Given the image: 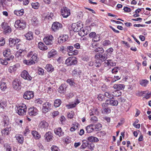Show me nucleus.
Segmentation results:
<instances>
[{
	"instance_id": "nucleus-1",
	"label": "nucleus",
	"mask_w": 151,
	"mask_h": 151,
	"mask_svg": "<svg viewBox=\"0 0 151 151\" xmlns=\"http://www.w3.org/2000/svg\"><path fill=\"white\" fill-rule=\"evenodd\" d=\"M95 52H98L95 55V58L98 59L101 62L105 61L107 58V54L105 52L104 53V50L101 47H98L96 48L94 50Z\"/></svg>"
},
{
	"instance_id": "nucleus-2",
	"label": "nucleus",
	"mask_w": 151,
	"mask_h": 151,
	"mask_svg": "<svg viewBox=\"0 0 151 151\" xmlns=\"http://www.w3.org/2000/svg\"><path fill=\"white\" fill-rule=\"evenodd\" d=\"M16 112L19 115L25 114L27 111V106L25 104H22L20 106L15 108Z\"/></svg>"
},
{
	"instance_id": "nucleus-3",
	"label": "nucleus",
	"mask_w": 151,
	"mask_h": 151,
	"mask_svg": "<svg viewBox=\"0 0 151 151\" xmlns=\"http://www.w3.org/2000/svg\"><path fill=\"white\" fill-rule=\"evenodd\" d=\"M72 29L75 32L80 31L81 28H83L82 24L80 22L72 24L71 26Z\"/></svg>"
},
{
	"instance_id": "nucleus-4",
	"label": "nucleus",
	"mask_w": 151,
	"mask_h": 151,
	"mask_svg": "<svg viewBox=\"0 0 151 151\" xmlns=\"http://www.w3.org/2000/svg\"><path fill=\"white\" fill-rule=\"evenodd\" d=\"M14 25L16 28H19L20 30L23 29L25 27L26 23L22 20H18L15 22Z\"/></svg>"
},
{
	"instance_id": "nucleus-5",
	"label": "nucleus",
	"mask_w": 151,
	"mask_h": 151,
	"mask_svg": "<svg viewBox=\"0 0 151 151\" xmlns=\"http://www.w3.org/2000/svg\"><path fill=\"white\" fill-rule=\"evenodd\" d=\"M53 37L52 35H47L45 36L43 39L44 42L47 45H51L53 44Z\"/></svg>"
},
{
	"instance_id": "nucleus-6",
	"label": "nucleus",
	"mask_w": 151,
	"mask_h": 151,
	"mask_svg": "<svg viewBox=\"0 0 151 151\" xmlns=\"http://www.w3.org/2000/svg\"><path fill=\"white\" fill-rule=\"evenodd\" d=\"M1 27L5 34L9 33L11 32L12 29L8 24L5 22H3L1 24Z\"/></svg>"
},
{
	"instance_id": "nucleus-7",
	"label": "nucleus",
	"mask_w": 151,
	"mask_h": 151,
	"mask_svg": "<svg viewBox=\"0 0 151 151\" xmlns=\"http://www.w3.org/2000/svg\"><path fill=\"white\" fill-rule=\"evenodd\" d=\"M76 63L77 60L76 58L72 57L68 58L65 62V64L68 66L75 65Z\"/></svg>"
},
{
	"instance_id": "nucleus-8",
	"label": "nucleus",
	"mask_w": 151,
	"mask_h": 151,
	"mask_svg": "<svg viewBox=\"0 0 151 151\" xmlns=\"http://www.w3.org/2000/svg\"><path fill=\"white\" fill-rule=\"evenodd\" d=\"M13 88L16 90H19L21 88V82L19 79H16L12 82Z\"/></svg>"
},
{
	"instance_id": "nucleus-9",
	"label": "nucleus",
	"mask_w": 151,
	"mask_h": 151,
	"mask_svg": "<svg viewBox=\"0 0 151 151\" xmlns=\"http://www.w3.org/2000/svg\"><path fill=\"white\" fill-rule=\"evenodd\" d=\"M48 123L46 121L43 120L41 121L38 127L41 129L45 131V129H48Z\"/></svg>"
},
{
	"instance_id": "nucleus-10",
	"label": "nucleus",
	"mask_w": 151,
	"mask_h": 151,
	"mask_svg": "<svg viewBox=\"0 0 151 151\" xmlns=\"http://www.w3.org/2000/svg\"><path fill=\"white\" fill-rule=\"evenodd\" d=\"M38 110L36 108L34 107L29 108L28 111V114L30 116H34L38 114Z\"/></svg>"
},
{
	"instance_id": "nucleus-11",
	"label": "nucleus",
	"mask_w": 151,
	"mask_h": 151,
	"mask_svg": "<svg viewBox=\"0 0 151 151\" xmlns=\"http://www.w3.org/2000/svg\"><path fill=\"white\" fill-rule=\"evenodd\" d=\"M62 27V25L61 23L58 22H55L52 24V29L54 32H55L61 29Z\"/></svg>"
},
{
	"instance_id": "nucleus-12",
	"label": "nucleus",
	"mask_w": 151,
	"mask_h": 151,
	"mask_svg": "<svg viewBox=\"0 0 151 151\" xmlns=\"http://www.w3.org/2000/svg\"><path fill=\"white\" fill-rule=\"evenodd\" d=\"M20 41L19 39L17 38L15 39L10 38L9 39V45L10 47H12L16 44L19 43Z\"/></svg>"
},
{
	"instance_id": "nucleus-13",
	"label": "nucleus",
	"mask_w": 151,
	"mask_h": 151,
	"mask_svg": "<svg viewBox=\"0 0 151 151\" xmlns=\"http://www.w3.org/2000/svg\"><path fill=\"white\" fill-rule=\"evenodd\" d=\"M70 14V10L67 7L64 8L61 11V14L64 18H67Z\"/></svg>"
},
{
	"instance_id": "nucleus-14",
	"label": "nucleus",
	"mask_w": 151,
	"mask_h": 151,
	"mask_svg": "<svg viewBox=\"0 0 151 151\" xmlns=\"http://www.w3.org/2000/svg\"><path fill=\"white\" fill-rule=\"evenodd\" d=\"M21 76L23 78L28 81H31L32 79V77L29 76L28 72L26 70H24L22 72Z\"/></svg>"
},
{
	"instance_id": "nucleus-15",
	"label": "nucleus",
	"mask_w": 151,
	"mask_h": 151,
	"mask_svg": "<svg viewBox=\"0 0 151 151\" xmlns=\"http://www.w3.org/2000/svg\"><path fill=\"white\" fill-rule=\"evenodd\" d=\"M91 28L90 27H86V28L85 29H83L82 30H81L80 31L78 32V34L81 36H83L85 35H87L88 33H89V30H91Z\"/></svg>"
},
{
	"instance_id": "nucleus-16",
	"label": "nucleus",
	"mask_w": 151,
	"mask_h": 151,
	"mask_svg": "<svg viewBox=\"0 0 151 151\" xmlns=\"http://www.w3.org/2000/svg\"><path fill=\"white\" fill-rule=\"evenodd\" d=\"M51 104L49 102H46L43 104L42 107L43 112L46 113L51 109Z\"/></svg>"
},
{
	"instance_id": "nucleus-17",
	"label": "nucleus",
	"mask_w": 151,
	"mask_h": 151,
	"mask_svg": "<svg viewBox=\"0 0 151 151\" xmlns=\"http://www.w3.org/2000/svg\"><path fill=\"white\" fill-rule=\"evenodd\" d=\"M34 94L32 91H27L23 95V97L26 99L29 100L34 97Z\"/></svg>"
},
{
	"instance_id": "nucleus-18",
	"label": "nucleus",
	"mask_w": 151,
	"mask_h": 151,
	"mask_svg": "<svg viewBox=\"0 0 151 151\" xmlns=\"http://www.w3.org/2000/svg\"><path fill=\"white\" fill-rule=\"evenodd\" d=\"M14 58V56L13 55H11L9 58L5 59V60L0 58V63L3 65H6L8 64L7 61H11Z\"/></svg>"
},
{
	"instance_id": "nucleus-19",
	"label": "nucleus",
	"mask_w": 151,
	"mask_h": 151,
	"mask_svg": "<svg viewBox=\"0 0 151 151\" xmlns=\"http://www.w3.org/2000/svg\"><path fill=\"white\" fill-rule=\"evenodd\" d=\"M99 111L98 109L96 108L93 107L89 111V114L90 116L95 115H98L99 114Z\"/></svg>"
},
{
	"instance_id": "nucleus-20",
	"label": "nucleus",
	"mask_w": 151,
	"mask_h": 151,
	"mask_svg": "<svg viewBox=\"0 0 151 151\" xmlns=\"http://www.w3.org/2000/svg\"><path fill=\"white\" fill-rule=\"evenodd\" d=\"M106 104L108 105L115 106L118 105V102L117 100L107 99L106 101Z\"/></svg>"
},
{
	"instance_id": "nucleus-21",
	"label": "nucleus",
	"mask_w": 151,
	"mask_h": 151,
	"mask_svg": "<svg viewBox=\"0 0 151 151\" xmlns=\"http://www.w3.org/2000/svg\"><path fill=\"white\" fill-rule=\"evenodd\" d=\"M68 37L67 35H63L59 37L58 38V42L62 43L65 42L68 40Z\"/></svg>"
},
{
	"instance_id": "nucleus-22",
	"label": "nucleus",
	"mask_w": 151,
	"mask_h": 151,
	"mask_svg": "<svg viewBox=\"0 0 151 151\" xmlns=\"http://www.w3.org/2000/svg\"><path fill=\"white\" fill-rule=\"evenodd\" d=\"M116 63L112 60H108L104 62V65L105 66H114L116 65Z\"/></svg>"
},
{
	"instance_id": "nucleus-23",
	"label": "nucleus",
	"mask_w": 151,
	"mask_h": 151,
	"mask_svg": "<svg viewBox=\"0 0 151 151\" xmlns=\"http://www.w3.org/2000/svg\"><path fill=\"white\" fill-rule=\"evenodd\" d=\"M54 131L55 134L59 137L62 136L64 135V132L62 131L61 127L56 128Z\"/></svg>"
},
{
	"instance_id": "nucleus-24",
	"label": "nucleus",
	"mask_w": 151,
	"mask_h": 151,
	"mask_svg": "<svg viewBox=\"0 0 151 151\" xmlns=\"http://www.w3.org/2000/svg\"><path fill=\"white\" fill-rule=\"evenodd\" d=\"M38 47L40 50L43 51L47 50L48 49L47 47L42 42H39L38 44Z\"/></svg>"
},
{
	"instance_id": "nucleus-25",
	"label": "nucleus",
	"mask_w": 151,
	"mask_h": 151,
	"mask_svg": "<svg viewBox=\"0 0 151 151\" xmlns=\"http://www.w3.org/2000/svg\"><path fill=\"white\" fill-rule=\"evenodd\" d=\"M45 137L47 141L49 142L51 140L53 136L52 133L50 132H48L46 133Z\"/></svg>"
},
{
	"instance_id": "nucleus-26",
	"label": "nucleus",
	"mask_w": 151,
	"mask_h": 151,
	"mask_svg": "<svg viewBox=\"0 0 151 151\" xmlns=\"http://www.w3.org/2000/svg\"><path fill=\"white\" fill-rule=\"evenodd\" d=\"M15 137L17 140L18 142L20 144H22L24 141V137L23 136L20 134H16Z\"/></svg>"
},
{
	"instance_id": "nucleus-27",
	"label": "nucleus",
	"mask_w": 151,
	"mask_h": 151,
	"mask_svg": "<svg viewBox=\"0 0 151 151\" xmlns=\"http://www.w3.org/2000/svg\"><path fill=\"white\" fill-rule=\"evenodd\" d=\"M113 87L118 90H122L124 88L125 86L123 84H116L113 86Z\"/></svg>"
},
{
	"instance_id": "nucleus-28",
	"label": "nucleus",
	"mask_w": 151,
	"mask_h": 151,
	"mask_svg": "<svg viewBox=\"0 0 151 151\" xmlns=\"http://www.w3.org/2000/svg\"><path fill=\"white\" fill-rule=\"evenodd\" d=\"M66 85L65 84H62L60 87L59 89V92L60 93H64L66 91Z\"/></svg>"
},
{
	"instance_id": "nucleus-29",
	"label": "nucleus",
	"mask_w": 151,
	"mask_h": 151,
	"mask_svg": "<svg viewBox=\"0 0 151 151\" xmlns=\"http://www.w3.org/2000/svg\"><path fill=\"white\" fill-rule=\"evenodd\" d=\"M95 129L94 125L91 124L86 127V130L88 133H91Z\"/></svg>"
},
{
	"instance_id": "nucleus-30",
	"label": "nucleus",
	"mask_w": 151,
	"mask_h": 151,
	"mask_svg": "<svg viewBox=\"0 0 151 151\" xmlns=\"http://www.w3.org/2000/svg\"><path fill=\"white\" fill-rule=\"evenodd\" d=\"M26 39L28 40H31L33 39V33L31 32H29L25 35Z\"/></svg>"
},
{
	"instance_id": "nucleus-31",
	"label": "nucleus",
	"mask_w": 151,
	"mask_h": 151,
	"mask_svg": "<svg viewBox=\"0 0 151 151\" xmlns=\"http://www.w3.org/2000/svg\"><path fill=\"white\" fill-rule=\"evenodd\" d=\"M79 124L77 123H74L72 124V127L70 128V130L71 132H74L78 129L79 127Z\"/></svg>"
},
{
	"instance_id": "nucleus-32",
	"label": "nucleus",
	"mask_w": 151,
	"mask_h": 151,
	"mask_svg": "<svg viewBox=\"0 0 151 151\" xmlns=\"http://www.w3.org/2000/svg\"><path fill=\"white\" fill-rule=\"evenodd\" d=\"M57 53V51L55 50L52 49L50 52H48V57L50 58L54 57Z\"/></svg>"
},
{
	"instance_id": "nucleus-33",
	"label": "nucleus",
	"mask_w": 151,
	"mask_h": 151,
	"mask_svg": "<svg viewBox=\"0 0 151 151\" xmlns=\"http://www.w3.org/2000/svg\"><path fill=\"white\" fill-rule=\"evenodd\" d=\"M24 10L22 9L20 10H16L14 11V13L17 16H21L24 13Z\"/></svg>"
},
{
	"instance_id": "nucleus-34",
	"label": "nucleus",
	"mask_w": 151,
	"mask_h": 151,
	"mask_svg": "<svg viewBox=\"0 0 151 151\" xmlns=\"http://www.w3.org/2000/svg\"><path fill=\"white\" fill-rule=\"evenodd\" d=\"M87 140L91 142H97L99 141L97 138L92 136L88 137L87 138Z\"/></svg>"
},
{
	"instance_id": "nucleus-35",
	"label": "nucleus",
	"mask_w": 151,
	"mask_h": 151,
	"mask_svg": "<svg viewBox=\"0 0 151 151\" xmlns=\"http://www.w3.org/2000/svg\"><path fill=\"white\" fill-rule=\"evenodd\" d=\"M33 136L36 139H38L40 138V135L39 133L36 131H33L32 132Z\"/></svg>"
},
{
	"instance_id": "nucleus-36",
	"label": "nucleus",
	"mask_w": 151,
	"mask_h": 151,
	"mask_svg": "<svg viewBox=\"0 0 151 151\" xmlns=\"http://www.w3.org/2000/svg\"><path fill=\"white\" fill-rule=\"evenodd\" d=\"M104 96L109 99H111L113 98V95L112 92H106L104 93Z\"/></svg>"
},
{
	"instance_id": "nucleus-37",
	"label": "nucleus",
	"mask_w": 151,
	"mask_h": 151,
	"mask_svg": "<svg viewBox=\"0 0 151 151\" xmlns=\"http://www.w3.org/2000/svg\"><path fill=\"white\" fill-rule=\"evenodd\" d=\"M45 69L48 72H52L54 70V68L50 64H47L45 67Z\"/></svg>"
},
{
	"instance_id": "nucleus-38",
	"label": "nucleus",
	"mask_w": 151,
	"mask_h": 151,
	"mask_svg": "<svg viewBox=\"0 0 151 151\" xmlns=\"http://www.w3.org/2000/svg\"><path fill=\"white\" fill-rule=\"evenodd\" d=\"M4 56L5 57H8L10 56L11 55L10 50V49H7L5 50L3 52Z\"/></svg>"
},
{
	"instance_id": "nucleus-39",
	"label": "nucleus",
	"mask_w": 151,
	"mask_h": 151,
	"mask_svg": "<svg viewBox=\"0 0 151 151\" xmlns=\"http://www.w3.org/2000/svg\"><path fill=\"white\" fill-rule=\"evenodd\" d=\"M113 94V97H118L121 96L122 94V92L119 90H115L112 91Z\"/></svg>"
},
{
	"instance_id": "nucleus-40",
	"label": "nucleus",
	"mask_w": 151,
	"mask_h": 151,
	"mask_svg": "<svg viewBox=\"0 0 151 151\" xmlns=\"http://www.w3.org/2000/svg\"><path fill=\"white\" fill-rule=\"evenodd\" d=\"M149 81L146 79H143L140 82V84L142 86L146 87Z\"/></svg>"
},
{
	"instance_id": "nucleus-41",
	"label": "nucleus",
	"mask_w": 151,
	"mask_h": 151,
	"mask_svg": "<svg viewBox=\"0 0 151 151\" xmlns=\"http://www.w3.org/2000/svg\"><path fill=\"white\" fill-rule=\"evenodd\" d=\"M61 101L60 99H56L54 102V105L55 107H59L61 104Z\"/></svg>"
},
{
	"instance_id": "nucleus-42",
	"label": "nucleus",
	"mask_w": 151,
	"mask_h": 151,
	"mask_svg": "<svg viewBox=\"0 0 151 151\" xmlns=\"http://www.w3.org/2000/svg\"><path fill=\"white\" fill-rule=\"evenodd\" d=\"M23 63L27 65H30L35 63V62L32 61L31 60H23Z\"/></svg>"
},
{
	"instance_id": "nucleus-43",
	"label": "nucleus",
	"mask_w": 151,
	"mask_h": 151,
	"mask_svg": "<svg viewBox=\"0 0 151 151\" xmlns=\"http://www.w3.org/2000/svg\"><path fill=\"white\" fill-rule=\"evenodd\" d=\"M17 70L16 66V65L13 66H10L8 69L9 72L10 73L16 70Z\"/></svg>"
},
{
	"instance_id": "nucleus-44",
	"label": "nucleus",
	"mask_w": 151,
	"mask_h": 151,
	"mask_svg": "<svg viewBox=\"0 0 151 151\" xmlns=\"http://www.w3.org/2000/svg\"><path fill=\"white\" fill-rule=\"evenodd\" d=\"M0 86L1 90L3 91H4L7 88L6 83L4 82H1L0 84Z\"/></svg>"
},
{
	"instance_id": "nucleus-45",
	"label": "nucleus",
	"mask_w": 151,
	"mask_h": 151,
	"mask_svg": "<svg viewBox=\"0 0 151 151\" xmlns=\"http://www.w3.org/2000/svg\"><path fill=\"white\" fill-rule=\"evenodd\" d=\"M32 24L34 26H36L38 23V20L37 18L35 17H33L31 20Z\"/></svg>"
},
{
	"instance_id": "nucleus-46",
	"label": "nucleus",
	"mask_w": 151,
	"mask_h": 151,
	"mask_svg": "<svg viewBox=\"0 0 151 151\" xmlns=\"http://www.w3.org/2000/svg\"><path fill=\"white\" fill-rule=\"evenodd\" d=\"M100 40V35L98 34H96L95 36H94V37L92 39L93 41L94 42H97Z\"/></svg>"
},
{
	"instance_id": "nucleus-47",
	"label": "nucleus",
	"mask_w": 151,
	"mask_h": 151,
	"mask_svg": "<svg viewBox=\"0 0 151 151\" xmlns=\"http://www.w3.org/2000/svg\"><path fill=\"white\" fill-rule=\"evenodd\" d=\"M31 5L32 8L35 9H37L39 6V3L38 2L32 3Z\"/></svg>"
},
{
	"instance_id": "nucleus-48",
	"label": "nucleus",
	"mask_w": 151,
	"mask_h": 151,
	"mask_svg": "<svg viewBox=\"0 0 151 151\" xmlns=\"http://www.w3.org/2000/svg\"><path fill=\"white\" fill-rule=\"evenodd\" d=\"M101 111L103 114H107L111 112V110L109 108H106L102 109Z\"/></svg>"
},
{
	"instance_id": "nucleus-49",
	"label": "nucleus",
	"mask_w": 151,
	"mask_h": 151,
	"mask_svg": "<svg viewBox=\"0 0 151 151\" xmlns=\"http://www.w3.org/2000/svg\"><path fill=\"white\" fill-rule=\"evenodd\" d=\"M95 129L96 130H100L101 129L102 125L100 123H98L96 125H94Z\"/></svg>"
},
{
	"instance_id": "nucleus-50",
	"label": "nucleus",
	"mask_w": 151,
	"mask_h": 151,
	"mask_svg": "<svg viewBox=\"0 0 151 151\" xmlns=\"http://www.w3.org/2000/svg\"><path fill=\"white\" fill-rule=\"evenodd\" d=\"M6 106V101H2L0 103V108L4 109Z\"/></svg>"
},
{
	"instance_id": "nucleus-51",
	"label": "nucleus",
	"mask_w": 151,
	"mask_h": 151,
	"mask_svg": "<svg viewBox=\"0 0 151 151\" xmlns=\"http://www.w3.org/2000/svg\"><path fill=\"white\" fill-rule=\"evenodd\" d=\"M83 144L81 147V149L85 148L88 145V143L87 141H83Z\"/></svg>"
},
{
	"instance_id": "nucleus-52",
	"label": "nucleus",
	"mask_w": 151,
	"mask_h": 151,
	"mask_svg": "<svg viewBox=\"0 0 151 151\" xmlns=\"http://www.w3.org/2000/svg\"><path fill=\"white\" fill-rule=\"evenodd\" d=\"M100 60L98 59H96V62L95 63V65L98 67H99L101 66V61H99Z\"/></svg>"
},
{
	"instance_id": "nucleus-53",
	"label": "nucleus",
	"mask_w": 151,
	"mask_h": 151,
	"mask_svg": "<svg viewBox=\"0 0 151 151\" xmlns=\"http://www.w3.org/2000/svg\"><path fill=\"white\" fill-rule=\"evenodd\" d=\"M31 60L32 61H33L35 62V61L37 60V54L36 53L33 54L31 57Z\"/></svg>"
},
{
	"instance_id": "nucleus-54",
	"label": "nucleus",
	"mask_w": 151,
	"mask_h": 151,
	"mask_svg": "<svg viewBox=\"0 0 151 151\" xmlns=\"http://www.w3.org/2000/svg\"><path fill=\"white\" fill-rule=\"evenodd\" d=\"M114 50L113 49L112 47H110L105 52L106 54H107V55L111 54Z\"/></svg>"
},
{
	"instance_id": "nucleus-55",
	"label": "nucleus",
	"mask_w": 151,
	"mask_h": 151,
	"mask_svg": "<svg viewBox=\"0 0 151 151\" xmlns=\"http://www.w3.org/2000/svg\"><path fill=\"white\" fill-rule=\"evenodd\" d=\"M1 133L3 134L7 135L9 133V129L5 128L4 129L2 130Z\"/></svg>"
},
{
	"instance_id": "nucleus-56",
	"label": "nucleus",
	"mask_w": 151,
	"mask_h": 151,
	"mask_svg": "<svg viewBox=\"0 0 151 151\" xmlns=\"http://www.w3.org/2000/svg\"><path fill=\"white\" fill-rule=\"evenodd\" d=\"M90 121L92 123H96L98 121V118L96 116H93L91 118Z\"/></svg>"
},
{
	"instance_id": "nucleus-57",
	"label": "nucleus",
	"mask_w": 151,
	"mask_h": 151,
	"mask_svg": "<svg viewBox=\"0 0 151 151\" xmlns=\"http://www.w3.org/2000/svg\"><path fill=\"white\" fill-rule=\"evenodd\" d=\"M52 151H59L60 149L58 147L55 145H53L51 147Z\"/></svg>"
},
{
	"instance_id": "nucleus-58",
	"label": "nucleus",
	"mask_w": 151,
	"mask_h": 151,
	"mask_svg": "<svg viewBox=\"0 0 151 151\" xmlns=\"http://www.w3.org/2000/svg\"><path fill=\"white\" fill-rule=\"evenodd\" d=\"M74 113L73 111H71L70 112L68 113V118L71 119L73 117Z\"/></svg>"
},
{
	"instance_id": "nucleus-59",
	"label": "nucleus",
	"mask_w": 151,
	"mask_h": 151,
	"mask_svg": "<svg viewBox=\"0 0 151 151\" xmlns=\"http://www.w3.org/2000/svg\"><path fill=\"white\" fill-rule=\"evenodd\" d=\"M118 67H115L111 70V72L113 74H116L118 72V70H119Z\"/></svg>"
},
{
	"instance_id": "nucleus-60",
	"label": "nucleus",
	"mask_w": 151,
	"mask_h": 151,
	"mask_svg": "<svg viewBox=\"0 0 151 151\" xmlns=\"http://www.w3.org/2000/svg\"><path fill=\"white\" fill-rule=\"evenodd\" d=\"M66 82L67 83H68L71 86H75V83L73 80L71 79H68Z\"/></svg>"
},
{
	"instance_id": "nucleus-61",
	"label": "nucleus",
	"mask_w": 151,
	"mask_h": 151,
	"mask_svg": "<svg viewBox=\"0 0 151 151\" xmlns=\"http://www.w3.org/2000/svg\"><path fill=\"white\" fill-rule=\"evenodd\" d=\"M146 93H145V94H146L145 96L144 97H143V99L145 98L146 99H148L149 98L151 95V93H149L147 91H146Z\"/></svg>"
},
{
	"instance_id": "nucleus-62",
	"label": "nucleus",
	"mask_w": 151,
	"mask_h": 151,
	"mask_svg": "<svg viewBox=\"0 0 151 151\" xmlns=\"http://www.w3.org/2000/svg\"><path fill=\"white\" fill-rule=\"evenodd\" d=\"M66 106L68 109H70L75 107L76 106V104L74 103L66 105Z\"/></svg>"
},
{
	"instance_id": "nucleus-63",
	"label": "nucleus",
	"mask_w": 151,
	"mask_h": 151,
	"mask_svg": "<svg viewBox=\"0 0 151 151\" xmlns=\"http://www.w3.org/2000/svg\"><path fill=\"white\" fill-rule=\"evenodd\" d=\"M38 74L40 75H42L44 74V70L40 68H39L38 69Z\"/></svg>"
},
{
	"instance_id": "nucleus-64",
	"label": "nucleus",
	"mask_w": 151,
	"mask_h": 151,
	"mask_svg": "<svg viewBox=\"0 0 151 151\" xmlns=\"http://www.w3.org/2000/svg\"><path fill=\"white\" fill-rule=\"evenodd\" d=\"M111 43V42L110 41L106 40H105L103 42V45L104 46H108Z\"/></svg>"
}]
</instances>
